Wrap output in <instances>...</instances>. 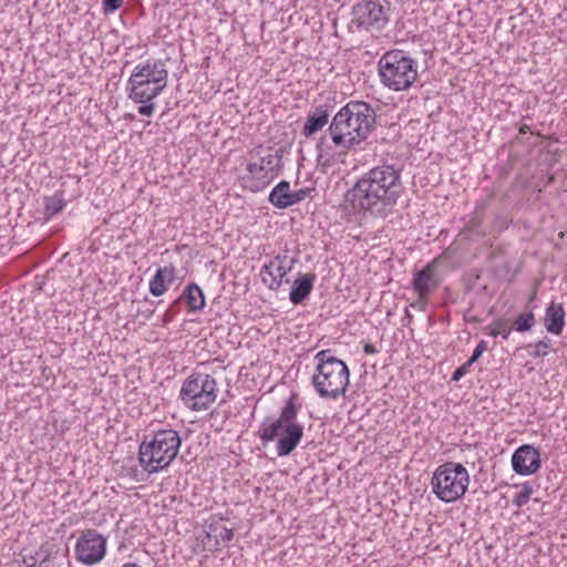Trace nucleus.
Listing matches in <instances>:
<instances>
[{"label": "nucleus", "instance_id": "1", "mask_svg": "<svg viewBox=\"0 0 567 567\" xmlns=\"http://www.w3.org/2000/svg\"><path fill=\"white\" fill-rule=\"evenodd\" d=\"M390 166L370 169L347 192L346 203L357 212H369L373 216L386 217L390 212Z\"/></svg>", "mask_w": 567, "mask_h": 567}, {"label": "nucleus", "instance_id": "2", "mask_svg": "<svg viewBox=\"0 0 567 567\" xmlns=\"http://www.w3.org/2000/svg\"><path fill=\"white\" fill-rule=\"evenodd\" d=\"M373 122V111L367 103L350 102L334 115L329 133L336 146L349 150L368 137Z\"/></svg>", "mask_w": 567, "mask_h": 567}, {"label": "nucleus", "instance_id": "3", "mask_svg": "<svg viewBox=\"0 0 567 567\" xmlns=\"http://www.w3.org/2000/svg\"><path fill=\"white\" fill-rule=\"evenodd\" d=\"M299 408L288 400L278 417L267 416L261 422L258 436L265 445L277 440V455L288 456L299 445L303 436V425L297 422Z\"/></svg>", "mask_w": 567, "mask_h": 567}, {"label": "nucleus", "instance_id": "4", "mask_svg": "<svg viewBox=\"0 0 567 567\" xmlns=\"http://www.w3.org/2000/svg\"><path fill=\"white\" fill-rule=\"evenodd\" d=\"M182 439L177 431L162 429L153 435H145L138 447V462L147 474L167 468L176 458Z\"/></svg>", "mask_w": 567, "mask_h": 567}, {"label": "nucleus", "instance_id": "5", "mask_svg": "<svg viewBox=\"0 0 567 567\" xmlns=\"http://www.w3.org/2000/svg\"><path fill=\"white\" fill-rule=\"evenodd\" d=\"M317 363L312 384L322 399L336 400L343 395L349 384V369L330 350H321L315 355Z\"/></svg>", "mask_w": 567, "mask_h": 567}, {"label": "nucleus", "instance_id": "6", "mask_svg": "<svg viewBox=\"0 0 567 567\" xmlns=\"http://www.w3.org/2000/svg\"><path fill=\"white\" fill-rule=\"evenodd\" d=\"M470 484V474L461 463L446 462L436 467L431 480L433 494L444 503L461 499Z\"/></svg>", "mask_w": 567, "mask_h": 567}, {"label": "nucleus", "instance_id": "7", "mask_svg": "<svg viewBox=\"0 0 567 567\" xmlns=\"http://www.w3.org/2000/svg\"><path fill=\"white\" fill-rule=\"evenodd\" d=\"M167 73H131L127 82L128 97L140 103L138 113L151 116L155 111L152 102L166 86Z\"/></svg>", "mask_w": 567, "mask_h": 567}, {"label": "nucleus", "instance_id": "8", "mask_svg": "<svg viewBox=\"0 0 567 567\" xmlns=\"http://www.w3.org/2000/svg\"><path fill=\"white\" fill-rule=\"evenodd\" d=\"M217 382L214 377L200 371L193 372L183 382L179 399L192 411L208 410L217 399Z\"/></svg>", "mask_w": 567, "mask_h": 567}, {"label": "nucleus", "instance_id": "9", "mask_svg": "<svg viewBox=\"0 0 567 567\" xmlns=\"http://www.w3.org/2000/svg\"><path fill=\"white\" fill-rule=\"evenodd\" d=\"M352 19L348 23L351 33L365 31H380L389 18L384 7L377 1H360L352 7Z\"/></svg>", "mask_w": 567, "mask_h": 567}, {"label": "nucleus", "instance_id": "10", "mask_svg": "<svg viewBox=\"0 0 567 567\" xmlns=\"http://www.w3.org/2000/svg\"><path fill=\"white\" fill-rule=\"evenodd\" d=\"M74 553L75 558L83 565H95L106 554V538L95 529H85L76 540Z\"/></svg>", "mask_w": 567, "mask_h": 567}, {"label": "nucleus", "instance_id": "11", "mask_svg": "<svg viewBox=\"0 0 567 567\" xmlns=\"http://www.w3.org/2000/svg\"><path fill=\"white\" fill-rule=\"evenodd\" d=\"M540 464L539 451L529 444L519 446L512 455V467L522 476L535 474L540 468Z\"/></svg>", "mask_w": 567, "mask_h": 567}, {"label": "nucleus", "instance_id": "12", "mask_svg": "<svg viewBox=\"0 0 567 567\" xmlns=\"http://www.w3.org/2000/svg\"><path fill=\"white\" fill-rule=\"evenodd\" d=\"M441 280L437 275V260L434 259L415 272L412 287L417 297L425 300L439 288Z\"/></svg>", "mask_w": 567, "mask_h": 567}, {"label": "nucleus", "instance_id": "13", "mask_svg": "<svg viewBox=\"0 0 567 567\" xmlns=\"http://www.w3.org/2000/svg\"><path fill=\"white\" fill-rule=\"evenodd\" d=\"M181 300L185 301L189 312H196L202 310L205 307V295L200 287L197 284L187 285L181 297L167 309L165 315V321H169L173 316L177 312L174 309V306L178 303Z\"/></svg>", "mask_w": 567, "mask_h": 567}, {"label": "nucleus", "instance_id": "14", "mask_svg": "<svg viewBox=\"0 0 567 567\" xmlns=\"http://www.w3.org/2000/svg\"><path fill=\"white\" fill-rule=\"evenodd\" d=\"M275 178V174L267 173L262 166L251 162L247 165L246 174L241 177L244 188L258 193L264 190Z\"/></svg>", "mask_w": 567, "mask_h": 567}, {"label": "nucleus", "instance_id": "15", "mask_svg": "<svg viewBox=\"0 0 567 567\" xmlns=\"http://www.w3.org/2000/svg\"><path fill=\"white\" fill-rule=\"evenodd\" d=\"M296 262L295 258H290L289 265H280L277 261L265 264L261 269L262 281L271 290H278L282 282H289L286 279L287 274L292 269Z\"/></svg>", "mask_w": 567, "mask_h": 567}, {"label": "nucleus", "instance_id": "16", "mask_svg": "<svg viewBox=\"0 0 567 567\" xmlns=\"http://www.w3.org/2000/svg\"><path fill=\"white\" fill-rule=\"evenodd\" d=\"M544 326L553 334L559 336L565 327V310L560 303L551 301L545 311Z\"/></svg>", "mask_w": 567, "mask_h": 567}, {"label": "nucleus", "instance_id": "17", "mask_svg": "<svg viewBox=\"0 0 567 567\" xmlns=\"http://www.w3.org/2000/svg\"><path fill=\"white\" fill-rule=\"evenodd\" d=\"M316 276L313 274L301 275L293 281L289 292V300L293 305L302 303L310 295Z\"/></svg>", "mask_w": 567, "mask_h": 567}, {"label": "nucleus", "instance_id": "18", "mask_svg": "<svg viewBox=\"0 0 567 567\" xmlns=\"http://www.w3.org/2000/svg\"><path fill=\"white\" fill-rule=\"evenodd\" d=\"M175 279V268L173 266L161 267L150 281V292L159 297L168 290L171 284Z\"/></svg>", "mask_w": 567, "mask_h": 567}, {"label": "nucleus", "instance_id": "19", "mask_svg": "<svg viewBox=\"0 0 567 567\" xmlns=\"http://www.w3.org/2000/svg\"><path fill=\"white\" fill-rule=\"evenodd\" d=\"M291 189L287 181H280L270 192L268 200L276 208L285 209L291 206Z\"/></svg>", "mask_w": 567, "mask_h": 567}, {"label": "nucleus", "instance_id": "20", "mask_svg": "<svg viewBox=\"0 0 567 567\" xmlns=\"http://www.w3.org/2000/svg\"><path fill=\"white\" fill-rule=\"evenodd\" d=\"M329 120L327 110L318 107L312 114H309L303 126V135L309 137L320 131Z\"/></svg>", "mask_w": 567, "mask_h": 567}, {"label": "nucleus", "instance_id": "21", "mask_svg": "<svg viewBox=\"0 0 567 567\" xmlns=\"http://www.w3.org/2000/svg\"><path fill=\"white\" fill-rule=\"evenodd\" d=\"M65 206L64 193L56 190L52 196L44 198V215L51 218L58 215Z\"/></svg>", "mask_w": 567, "mask_h": 567}, {"label": "nucleus", "instance_id": "22", "mask_svg": "<svg viewBox=\"0 0 567 567\" xmlns=\"http://www.w3.org/2000/svg\"><path fill=\"white\" fill-rule=\"evenodd\" d=\"M255 163L262 166L267 173L275 174L276 177L282 167V156L278 152L269 153L266 156L260 157L259 161Z\"/></svg>", "mask_w": 567, "mask_h": 567}, {"label": "nucleus", "instance_id": "23", "mask_svg": "<svg viewBox=\"0 0 567 567\" xmlns=\"http://www.w3.org/2000/svg\"><path fill=\"white\" fill-rule=\"evenodd\" d=\"M414 61L402 50L392 49V71H413Z\"/></svg>", "mask_w": 567, "mask_h": 567}, {"label": "nucleus", "instance_id": "24", "mask_svg": "<svg viewBox=\"0 0 567 567\" xmlns=\"http://www.w3.org/2000/svg\"><path fill=\"white\" fill-rule=\"evenodd\" d=\"M536 323V319L533 310H528L518 315L514 321L513 329L517 332H526L529 331Z\"/></svg>", "mask_w": 567, "mask_h": 567}, {"label": "nucleus", "instance_id": "25", "mask_svg": "<svg viewBox=\"0 0 567 567\" xmlns=\"http://www.w3.org/2000/svg\"><path fill=\"white\" fill-rule=\"evenodd\" d=\"M516 487H519V492H517L514 495L512 503L517 508H520L529 502L530 496L534 491H533L532 485L528 482H525L520 485H516Z\"/></svg>", "mask_w": 567, "mask_h": 567}, {"label": "nucleus", "instance_id": "26", "mask_svg": "<svg viewBox=\"0 0 567 567\" xmlns=\"http://www.w3.org/2000/svg\"><path fill=\"white\" fill-rule=\"evenodd\" d=\"M417 73H392V90L408 89L416 79Z\"/></svg>", "mask_w": 567, "mask_h": 567}, {"label": "nucleus", "instance_id": "27", "mask_svg": "<svg viewBox=\"0 0 567 567\" xmlns=\"http://www.w3.org/2000/svg\"><path fill=\"white\" fill-rule=\"evenodd\" d=\"M489 336L497 337L502 336L503 339H507L512 332V329L506 327L502 320H496L489 326Z\"/></svg>", "mask_w": 567, "mask_h": 567}, {"label": "nucleus", "instance_id": "28", "mask_svg": "<svg viewBox=\"0 0 567 567\" xmlns=\"http://www.w3.org/2000/svg\"><path fill=\"white\" fill-rule=\"evenodd\" d=\"M327 143L326 138L322 137L320 142L317 144V151H318V162L322 164L330 163L332 155L327 151Z\"/></svg>", "mask_w": 567, "mask_h": 567}, {"label": "nucleus", "instance_id": "29", "mask_svg": "<svg viewBox=\"0 0 567 567\" xmlns=\"http://www.w3.org/2000/svg\"><path fill=\"white\" fill-rule=\"evenodd\" d=\"M123 2L124 0H102V11L105 16L114 13L122 7Z\"/></svg>", "mask_w": 567, "mask_h": 567}, {"label": "nucleus", "instance_id": "30", "mask_svg": "<svg viewBox=\"0 0 567 567\" xmlns=\"http://www.w3.org/2000/svg\"><path fill=\"white\" fill-rule=\"evenodd\" d=\"M550 343L548 340H540L534 344L535 350L530 353L534 358H544L548 353Z\"/></svg>", "mask_w": 567, "mask_h": 567}, {"label": "nucleus", "instance_id": "31", "mask_svg": "<svg viewBox=\"0 0 567 567\" xmlns=\"http://www.w3.org/2000/svg\"><path fill=\"white\" fill-rule=\"evenodd\" d=\"M311 188L309 187H305V188H300L296 192H291V206L302 202L303 199H306L310 193H311Z\"/></svg>", "mask_w": 567, "mask_h": 567}, {"label": "nucleus", "instance_id": "32", "mask_svg": "<svg viewBox=\"0 0 567 567\" xmlns=\"http://www.w3.org/2000/svg\"><path fill=\"white\" fill-rule=\"evenodd\" d=\"M486 349H487V343H486V341L481 340V341L476 344V347H475V349H474V351H473V353H472L471 358L467 360V361H468V364H473L474 362H476V361L480 359V357L483 354V352H484V351H486Z\"/></svg>", "mask_w": 567, "mask_h": 567}, {"label": "nucleus", "instance_id": "33", "mask_svg": "<svg viewBox=\"0 0 567 567\" xmlns=\"http://www.w3.org/2000/svg\"><path fill=\"white\" fill-rule=\"evenodd\" d=\"M215 537H216V539H217V543H218L219 540H221V542L226 543V542H229V540H231V539H233V537H234V532H233V529H230V528H227V527H225V526H221V527L219 528V532L215 535Z\"/></svg>", "mask_w": 567, "mask_h": 567}, {"label": "nucleus", "instance_id": "34", "mask_svg": "<svg viewBox=\"0 0 567 567\" xmlns=\"http://www.w3.org/2000/svg\"><path fill=\"white\" fill-rule=\"evenodd\" d=\"M472 364H468V361L463 363L461 367H458L452 374V381L457 382L460 381L465 374L468 373L470 367Z\"/></svg>", "mask_w": 567, "mask_h": 567}, {"label": "nucleus", "instance_id": "35", "mask_svg": "<svg viewBox=\"0 0 567 567\" xmlns=\"http://www.w3.org/2000/svg\"><path fill=\"white\" fill-rule=\"evenodd\" d=\"M378 71H390V51H386L378 63Z\"/></svg>", "mask_w": 567, "mask_h": 567}, {"label": "nucleus", "instance_id": "36", "mask_svg": "<svg viewBox=\"0 0 567 567\" xmlns=\"http://www.w3.org/2000/svg\"><path fill=\"white\" fill-rule=\"evenodd\" d=\"M363 350L367 354H375L380 352V349H378L377 346L373 343H365Z\"/></svg>", "mask_w": 567, "mask_h": 567}, {"label": "nucleus", "instance_id": "37", "mask_svg": "<svg viewBox=\"0 0 567 567\" xmlns=\"http://www.w3.org/2000/svg\"><path fill=\"white\" fill-rule=\"evenodd\" d=\"M270 261H277L280 265H289L290 259L288 258L287 255H277Z\"/></svg>", "mask_w": 567, "mask_h": 567}, {"label": "nucleus", "instance_id": "38", "mask_svg": "<svg viewBox=\"0 0 567 567\" xmlns=\"http://www.w3.org/2000/svg\"><path fill=\"white\" fill-rule=\"evenodd\" d=\"M379 76L381 78L382 83L385 86L390 87V75H389V73H379Z\"/></svg>", "mask_w": 567, "mask_h": 567}, {"label": "nucleus", "instance_id": "39", "mask_svg": "<svg viewBox=\"0 0 567 567\" xmlns=\"http://www.w3.org/2000/svg\"><path fill=\"white\" fill-rule=\"evenodd\" d=\"M137 315H143L146 319H148L154 315V310L153 309L137 310Z\"/></svg>", "mask_w": 567, "mask_h": 567}, {"label": "nucleus", "instance_id": "40", "mask_svg": "<svg viewBox=\"0 0 567 567\" xmlns=\"http://www.w3.org/2000/svg\"><path fill=\"white\" fill-rule=\"evenodd\" d=\"M49 556H50V555H49V554H47L43 558H41V559L39 560V566H38V567H49V563H50V560H49Z\"/></svg>", "mask_w": 567, "mask_h": 567}, {"label": "nucleus", "instance_id": "41", "mask_svg": "<svg viewBox=\"0 0 567 567\" xmlns=\"http://www.w3.org/2000/svg\"><path fill=\"white\" fill-rule=\"evenodd\" d=\"M134 71H141V72H144V71H150V65H136Z\"/></svg>", "mask_w": 567, "mask_h": 567}, {"label": "nucleus", "instance_id": "42", "mask_svg": "<svg viewBox=\"0 0 567 567\" xmlns=\"http://www.w3.org/2000/svg\"><path fill=\"white\" fill-rule=\"evenodd\" d=\"M398 181H399V174L392 169V182H391V185L394 186Z\"/></svg>", "mask_w": 567, "mask_h": 567}, {"label": "nucleus", "instance_id": "43", "mask_svg": "<svg viewBox=\"0 0 567 567\" xmlns=\"http://www.w3.org/2000/svg\"><path fill=\"white\" fill-rule=\"evenodd\" d=\"M24 561L28 564L29 567H32L37 564L38 559L34 557H30L29 563L27 560Z\"/></svg>", "mask_w": 567, "mask_h": 567}, {"label": "nucleus", "instance_id": "44", "mask_svg": "<svg viewBox=\"0 0 567 567\" xmlns=\"http://www.w3.org/2000/svg\"><path fill=\"white\" fill-rule=\"evenodd\" d=\"M24 561L28 564L29 567H32L37 564L38 559L34 557H30L29 563L27 560Z\"/></svg>", "mask_w": 567, "mask_h": 567}, {"label": "nucleus", "instance_id": "45", "mask_svg": "<svg viewBox=\"0 0 567 567\" xmlns=\"http://www.w3.org/2000/svg\"><path fill=\"white\" fill-rule=\"evenodd\" d=\"M122 567H141V566H138V565H137V564H135V563H126V564H124Z\"/></svg>", "mask_w": 567, "mask_h": 567}, {"label": "nucleus", "instance_id": "46", "mask_svg": "<svg viewBox=\"0 0 567 567\" xmlns=\"http://www.w3.org/2000/svg\"><path fill=\"white\" fill-rule=\"evenodd\" d=\"M528 130V126L524 125L520 127V133H526Z\"/></svg>", "mask_w": 567, "mask_h": 567}, {"label": "nucleus", "instance_id": "47", "mask_svg": "<svg viewBox=\"0 0 567 567\" xmlns=\"http://www.w3.org/2000/svg\"><path fill=\"white\" fill-rule=\"evenodd\" d=\"M209 528H210V532H213V533H217V527H215V528H214V527H213V525H210V527H209Z\"/></svg>", "mask_w": 567, "mask_h": 567}]
</instances>
